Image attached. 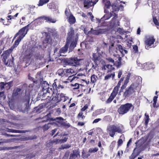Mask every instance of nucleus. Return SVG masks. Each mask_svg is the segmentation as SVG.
Instances as JSON below:
<instances>
[{
  "instance_id": "nucleus-1",
  "label": "nucleus",
  "mask_w": 159,
  "mask_h": 159,
  "mask_svg": "<svg viewBox=\"0 0 159 159\" xmlns=\"http://www.w3.org/2000/svg\"><path fill=\"white\" fill-rule=\"evenodd\" d=\"M78 40V36L77 34H75L74 29L70 27L68 31L65 46L61 48L57 56L60 57L64 56L62 53H64L67 52L69 46V49L72 50L76 47Z\"/></svg>"
},
{
  "instance_id": "nucleus-2",
  "label": "nucleus",
  "mask_w": 159,
  "mask_h": 159,
  "mask_svg": "<svg viewBox=\"0 0 159 159\" xmlns=\"http://www.w3.org/2000/svg\"><path fill=\"white\" fill-rule=\"evenodd\" d=\"M124 129L123 125L121 124L110 125L107 127V131L109 135L113 137L116 133H122Z\"/></svg>"
},
{
  "instance_id": "nucleus-3",
  "label": "nucleus",
  "mask_w": 159,
  "mask_h": 159,
  "mask_svg": "<svg viewBox=\"0 0 159 159\" xmlns=\"http://www.w3.org/2000/svg\"><path fill=\"white\" fill-rule=\"evenodd\" d=\"M42 93L43 95L46 94L47 98L46 99L49 100V102L51 101V96H52L54 94V91L52 87H49V84L46 81H43L42 84Z\"/></svg>"
},
{
  "instance_id": "nucleus-4",
  "label": "nucleus",
  "mask_w": 159,
  "mask_h": 159,
  "mask_svg": "<svg viewBox=\"0 0 159 159\" xmlns=\"http://www.w3.org/2000/svg\"><path fill=\"white\" fill-rule=\"evenodd\" d=\"M107 62L110 64H112L117 68L119 67L121 65L122 58L118 54L113 55V57H107L106 58Z\"/></svg>"
},
{
  "instance_id": "nucleus-5",
  "label": "nucleus",
  "mask_w": 159,
  "mask_h": 159,
  "mask_svg": "<svg viewBox=\"0 0 159 159\" xmlns=\"http://www.w3.org/2000/svg\"><path fill=\"white\" fill-rule=\"evenodd\" d=\"M91 59L94 64H93L92 68L94 69L98 67L99 63L102 62L105 63V61L102 58V55L99 53H93Z\"/></svg>"
},
{
  "instance_id": "nucleus-6",
  "label": "nucleus",
  "mask_w": 159,
  "mask_h": 159,
  "mask_svg": "<svg viewBox=\"0 0 159 159\" xmlns=\"http://www.w3.org/2000/svg\"><path fill=\"white\" fill-rule=\"evenodd\" d=\"M134 107L131 103H127L121 105L118 109V112L120 115H124L128 112L132 108L133 110Z\"/></svg>"
},
{
  "instance_id": "nucleus-7",
  "label": "nucleus",
  "mask_w": 159,
  "mask_h": 159,
  "mask_svg": "<svg viewBox=\"0 0 159 159\" xmlns=\"http://www.w3.org/2000/svg\"><path fill=\"white\" fill-rule=\"evenodd\" d=\"M57 73L61 77H70L71 75H74V74H76V72L73 69H60L57 71Z\"/></svg>"
},
{
  "instance_id": "nucleus-8",
  "label": "nucleus",
  "mask_w": 159,
  "mask_h": 159,
  "mask_svg": "<svg viewBox=\"0 0 159 159\" xmlns=\"http://www.w3.org/2000/svg\"><path fill=\"white\" fill-rule=\"evenodd\" d=\"M50 121H55L57 123L56 124L58 126H63L66 128H68L70 127V125L69 123H67L63 121L64 119L62 117H57L56 118L52 117L49 119Z\"/></svg>"
},
{
  "instance_id": "nucleus-9",
  "label": "nucleus",
  "mask_w": 159,
  "mask_h": 159,
  "mask_svg": "<svg viewBox=\"0 0 159 159\" xmlns=\"http://www.w3.org/2000/svg\"><path fill=\"white\" fill-rule=\"evenodd\" d=\"M155 41V39L154 36L152 35L146 36L144 40L146 49L148 50L149 48H152V45L153 44Z\"/></svg>"
},
{
  "instance_id": "nucleus-10",
  "label": "nucleus",
  "mask_w": 159,
  "mask_h": 159,
  "mask_svg": "<svg viewBox=\"0 0 159 159\" xmlns=\"http://www.w3.org/2000/svg\"><path fill=\"white\" fill-rule=\"evenodd\" d=\"M134 84L132 83L130 86L125 89L123 94V97L125 98L129 97L135 92V89L134 88Z\"/></svg>"
},
{
  "instance_id": "nucleus-11",
  "label": "nucleus",
  "mask_w": 159,
  "mask_h": 159,
  "mask_svg": "<svg viewBox=\"0 0 159 159\" xmlns=\"http://www.w3.org/2000/svg\"><path fill=\"white\" fill-rule=\"evenodd\" d=\"M52 96V99L51 98V101L52 100L57 103L61 101L65 102L67 100L66 97L63 93L60 94L59 93L58 94L57 93H56L53 94Z\"/></svg>"
},
{
  "instance_id": "nucleus-12",
  "label": "nucleus",
  "mask_w": 159,
  "mask_h": 159,
  "mask_svg": "<svg viewBox=\"0 0 159 159\" xmlns=\"http://www.w3.org/2000/svg\"><path fill=\"white\" fill-rule=\"evenodd\" d=\"M30 24L21 28L19 31L15 35L14 38H15L18 36V38L22 39L27 34L29 29L28 28Z\"/></svg>"
},
{
  "instance_id": "nucleus-13",
  "label": "nucleus",
  "mask_w": 159,
  "mask_h": 159,
  "mask_svg": "<svg viewBox=\"0 0 159 159\" xmlns=\"http://www.w3.org/2000/svg\"><path fill=\"white\" fill-rule=\"evenodd\" d=\"M157 1H153L152 3V8L153 10L152 14V17H159V9Z\"/></svg>"
},
{
  "instance_id": "nucleus-14",
  "label": "nucleus",
  "mask_w": 159,
  "mask_h": 159,
  "mask_svg": "<svg viewBox=\"0 0 159 159\" xmlns=\"http://www.w3.org/2000/svg\"><path fill=\"white\" fill-rule=\"evenodd\" d=\"M80 59H78L77 57H71L66 60V63L69 65L76 66L80 65Z\"/></svg>"
},
{
  "instance_id": "nucleus-15",
  "label": "nucleus",
  "mask_w": 159,
  "mask_h": 159,
  "mask_svg": "<svg viewBox=\"0 0 159 159\" xmlns=\"http://www.w3.org/2000/svg\"><path fill=\"white\" fill-rule=\"evenodd\" d=\"M113 17L110 21V26L111 28L116 27L120 25V22L117 20L118 18V15L115 13H114Z\"/></svg>"
},
{
  "instance_id": "nucleus-16",
  "label": "nucleus",
  "mask_w": 159,
  "mask_h": 159,
  "mask_svg": "<svg viewBox=\"0 0 159 159\" xmlns=\"http://www.w3.org/2000/svg\"><path fill=\"white\" fill-rule=\"evenodd\" d=\"M12 51V49H9L3 52V53L1 55V57L3 63L6 62V61L10 57V54Z\"/></svg>"
},
{
  "instance_id": "nucleus-17",
  "label": "nucleus",
  "mask_w": 159,
  "mask_h": 159,
  "mask_svg": "<svg viewBox=\"0 0 159 159\" xmlns=\"http://www.w3.org/2000/svg\"><path fill=\"white\" fill-rule=\"evenodd\" d=\"M31 91V90L29 87H27L26 89L25 95L23 97L24 101L26 102L27 103L29 102Z\"/></svg>"
},
{
  "instance_id": "nucleus-18",
  "label": "nucleus",
  "mask_w": 159,
  "mask_h": 159,
  "mask_svg": "<svg viewBox=\"0 0 159 159\" xmlns=\"http://www.w3.org/2000/svg\"><path fill=\"white\" fill-rule=\"evenodd\" d=\"M104 12L106 14L101 18V21H104L110 19L112 16H113L114 13V11H113L109 13L107 10H104Z\"/></svg>"
},
{
  "instance_id": "nucleus-19",
  "label": "nucleus",
  "mask_w": 159,
  "mask_h": 159,
  "mask_svg": "<svg viewBox=\"0 0 159 159\" xmlns=\"http://www.w3.org/2000/svg\"><path fill=\"white\" fill-rule=\"evenodd\" d=\"M143 66V69L146 70L153 69L154 67L153 63L150 62H147L144 63Z\"/></svg>"
},
{
  "instance_id": "nucleus-20",
  "label": "nucleus",
  "mask_w": 159,
  "mask_h": 159,
  "mask_svg": "<svg viewBox=\"0 0 159 159\" xmlns=\"http://www.w3.org/2000/svg\"><path fill=\"white\" fill-rule=\"evenodd\" d=\"M80 152L78 149H75L72 151V152L70 155L69 159H75L80 156Z\"/></svg>"
},
{
  "instance_id": "nucleus-21",
  "label": "nucleus",
  "mask_w": 159,
  "mask_h": 159,
  "mask_svg": "<svg viewBox=\"0 0 159 159\" xmlns=\"http://www.w3.org/2000/svg\"><path fill=\"white\" fill-rule=\"evenodd\" d=\"M117 94V93L113 90L109 97L106 101V103L107 104L110 103L116 96Z\"/></svg>"
},
{
  "instance_id": "nucleus-22",
  "label": "nucleus",
  "mask_w": 159,
  "mask_h": 159,
  "mask_svg": "<svg viewBox=\"0 0 159 159\" xmlns=\"http://www.w3.org/2000/svg\"><path fill=\"white\" fill-rule=\"evenodd\" d=\"M105 111V110L102 109H97L93 113L92 116L93 118H95L97 116L104 113Z\"/></svg>"
},
{
  "instance_id": "nucleus-23",
  "label": "nucleus",
  "mask_w": 159,
  "mask_h": 159,
  "mask_svg": "<svg viewBox=\"0 0 159 159\" xmlns=\"http://www.w3.org/2000/svg\"><path fill=\"white\" fill-rule=\"evenodd\" d=\"M33 52L32 50H27L25 52V59L27 61H29L32 56Z\"/></svg>"
},
{
  "instance_id": "nucleus-24",
  "label": "nucleus",
  "mask_w": 159,
  "mask_h": 159,
  "mask_svg": "<svg viewBox=\"0 0 159 159\" xmlns=\"http://www.w3.org/2000/svg\"><path fill=\"white\" fill-rule=\"evenodd\" d=\"M96 2H93L92 1H87L86 0H84V7H86L87 8H89L91 6L93 5L96 3Z\"/></svg>"
},
{
  "instance_id": "nucleus-25",
  "label": "nucleus",
  "mask_w": 159,
  "mask_h": 159,
  "mask_svg": "<svg viewBox=\"0 0 159 159\" xmlns=\"http://www.w3.org/2000/svg\"><path fill=\"white\" fill-rule=\"evenodd\" d=\"M7 131L9 132L19 133H25L26 132H29V130H20L14 129H11L8 128H7Z\"/></svg>"
},
{
  "instance_id": "nucleus-26",
  "label": "nucleus",
  "mask_w": 159,
  "mask_h": 159,
  "mask_svg": "<svg viewBox=\"0 0 159 159\" xmlns=\"http://www.w3.org/2000/svg\"><path fill=\"white\" fill-rule=\"evenodd\" d=\"M21 90V89L18 88H15L13 90L12 96L13 98H15L17 97L20 94Z\"/></svg>"
},
{
  "instance_id": "nucleus-27",
  "label": "nucleus",
  "mask_w": 159,
  "mask_h": 159,
  "mask_svg": "<svg viewBox=\"0 0 159 159\" xmlns=\"http://www.w3.org/2000/svg\"><path fill=\"white\" fill-rule=\"evenodd\" d=\"M14 57H12L11 59H8L7 61H6L5 63H4V64L5 65L8 66H9L12 67L14 65Z\"/></svg>"
},
{
  "instance_id": "nucleus-28",
  "label": "nucleus",
  "mask_w": 159,
  "mask_h": 159,
  "mask_svg": "<svg viewBox=\"0 0 159 159\" xmlns=\"http://www.w3.org/2000/svg\"><path fill=\"white\" fill-rule=\"evenodd\" d=\"M58 84L59 82H57L56 80H55L52 86H51V87H52V89L54 91V94L57 93Z\"/></svg>"
},
{
  "instance_id": "nucleus-29",
  "label": "nucleus",
  "mask_w": 159,
  "mask_h": 159,
  "mask_svg": "<svg viewBox=\"0 0 159 159\" xmlns=\"http://www.w3.org/2000/svg\"><path fill=\"white\" fill-rule=\"evenodd\" d=\"M103 3L104 4V10L109 9L111 6V3L109 0H102Z\"/></svg>"
},
{
  "instance_id": "nucleus-30",
  "label": "nucleus",
  "mask_w": 159,
  "mask_h": 159,
  "mask_svg": "<svg viewBox=\"0 0 159 159\" xmlns=\"http://www.w3.org/2000/svg\"><path fill=\"white\" fill-rule=\"evenodd\" d=\"M140 153L138 151V150L137 148H135L133 151V152L131 155V157L133 159L135 158L138 156Z\"/></svg>"
},
{
  "instance_id": "nucleus-31",
  "label": "nucleus",
  "mask_w": 159,
  "mask_h": 159,
  "mask_svg": "<svg viewBox=\"0 0 159 159\" xmlns=\"http://www.w3.org/2000/svg\"><path fill=\"white\" fill-rule=\"evenodd\" d=\"M41 18L44 20H46V21L50 23H55L56 20H55L52 19L49 16H43Z\"/></svg>"
},
{
  "instance_id": "nucleus-32",
  "label": "nucleus",
  "mask_w": 159,
  "mask_h": 159,
  "mask_svg": "<svg viewBox=\"0 0 159 159\" xmlns=\"http://www.w3.org/2000/svg\"><path fill=\"white\" fill-rule=\"evenodd\" d=\"M52 41V39L49 35L47 34L46 36L45 39L43 41V43L44 44H49Z\"/></svg>"
},
{
  "instance_id": "nucleus-33",
  "label": "nucleus",
  "mask_w": 159,
  "mask_h": 159,
  "mask_svg": "<svg viewBox=\"0 0 159 159\" xmlns=\"http://www.w3.org/2000/svg\"><path fill=\"white\" fill-rule=\"evenodd\" d=\"M91 31L93 34L97 35L102 34L104 32V30L101 29H99L96 30H93V29H92Z\"/></svg>"
},
{
  "instance_id": "nucleus-34",
  "label": "nucleus",
  "mask_w": 159,
  "mask_h": 159,
  "mask_svg": "<svg viewBox=\"0 0 159 159\" xmlns=\"http://www.w3.org/2000/svg\"><path fill=\"white\" fill-rule=\"evenodd\" d=\"M80 86L82 87L84 85L82 84H79L77 83H75L74 84H71V87L72 88L73 90L79 89L80 88Z\"/></svg>"
},
{
  "instance_id": "nucleus-35",
  "label": "nucleus",
  "mask_w": 159,
  "mask_h": 159,
  "mask_svg": "<svg viewBox=\"0 0 159 159\" xmlns=\"http://www.w3.org/2000/svg\"><path fill=\"white\" fill-rule=\"evenodd\" d=\"M76 20L75 17L71 13L69 17L68 21L70 24H73L75 22Z\"/></svg>"
},
{
  "instance_id": "nucleus-36",
  "label": "nucleus",
  "mask_w": 159,
  "mask_h": 159,
  "mask_svg": "<svg viewBox=\"0 0 159 159\" xmlns=\"http://www.w3.org/2000/svg\"><path fill=\"white\" fill-rule=\"evenodd\" d=\"M12 81H11L7 83H5V89L7 90L10 89L12 86Z\"/></svg>"
},
{
  "instance_id": "nucleus-37",
  "label": "nucleus",
  "mask_w": 159,
  "mask_h": 159,
  "mask_svg": "<svg viewBox=\"0 0 159 159\" xmlns=\"http://www.w3.org/2000/svg\"><path fill=\"white\" fill-rule=\"evenodd\" d=\"M97 76L95 75H93L91 77V83L92 84L95 83L98 79Z\"/></svg>"
},
{
  "instance_id": "nucleus-38",
  "label": "nucleus",
  "mask_w": 159,
  "mask_h": 159,
  "mask_svg": "<svg viewBox=\"0 0 159 159\" xmlns=\"http://www.w3.org/2000/svg\"><path fill=\"white\" fill-rule=\"evenodd\" d=\"M112 120L110 116H106L104 117L103 118V120L105 122H109Z\"/></svg>"
},
{
  "instance_id": "nucleus-39",
  "label": "nucleus",
  "mask_w": 159,
  "mask_h": 159,
  "mask_svg": "<svg viewBox=\"0 0 159 159\" xmlns=\"http://www.w3.org/2000/svg\"><path fill=\"white\" fill-rule=\"evenodd\" d=\"M113 65L111 64H107L106 65V69L107 68L108 70L107 72L111 71L112 70H114L115 68L113 67Z\"/></svg>"
},
{
  "instance_id": "nucleus-40",
  "label": "nucleus",
  "mask_w": 159,
  "mask_h": 159,
  "mask_svg": "<svg viewBox=\"0 0 159 159\" xmlns=\"http://www.w3.org/2000/svg\"><path fill=\"white\" fill-rule=\"evenodd\" d=\"M121 82L119 81L117 85L114 88L113 90L116 92V93H118V91H119V89L120 87L121 84Z\"/></svg>"
},
{
  "instance_id": "nucleus-41",
  "label": "nucleus",
  "mask_w": 159,
  "mask_h": 159,
  "mask_svg": "<svg viewBox=\"0 0 159 159\" xmlns=\"http://www.w3.org/2000/svg\"><path fill=\"white\" fill-rule=\"evenodd\" d=\"M115 76V75L114 72L111 74H108L105 77L104 80H107L111 78V76L113 78H114Z\"/></svg>"
},
{
  "instance_id": "nucleus-42",
  "label": "nucleus",
  "mask_w": 159,
  "mask_h": 159,
  "mask_svg": "<svg viewBox=\"0 0 159 159\" xmlns=\"http://www.w3.org/2000/svg\"><path fill=\"white\" fill-rule=\"evenodd\" d=\"M77 117L79 120H80L81 118L82 119L84 120L85 119V117L83 115V113L82 112H80L78 114Z\"/></svg>"
},
{
  "instance_id": "nucleus-43",
  "label": "nucleus",
  "mask_w": 159,
  "mask_h": 159,
  "mask_svg": "<svg viewBox=\"0 0 159 159\" xmlns=\"http://www.w3.org/2000/svg\"><path fill=\"white\" fill-rule=\"evenodd\" d=\"M49 0H40L38 4L39 6H42L43 5L47 3Z\"/></svg>"
},
{
  "instance_id": "nucleus-44",
  "label": "nucleus",
  "mask_w": 159,
  "mask_h": 159,
  "mask_svg": "<svg viewBox=\"0 0 159 159\" xmlns=\"http://www.w3.org/2000/svg\"><path fill=\"white\" fill-rule=\"evenodd\" d=\"M19 13H16L15 15L14 16H11V15H8L7 16V20H11L12 19H15L16 17L18 15Z\"/></svg>"
},
{
  "instance_id": "nucleus-45",
  "label": "nucleus",
  "mask_w": 159,
  "mask_h": 159,
  "mask_svg": "<svg viewBox=\"0 0 159 159\" xmlns=\"http://www.w3.org/2000/svg\"><path fill=\"white\" fill-rule=\"evenodd\" d=\"M21 40L22 39L17 37V39L15 41V42L13 45L14 47H16L18 45L20 42Z\"/></svg>"
},
{
  "instance_id": "nucleus-46",
  "label": "nucleus",
  "mask_w": 159,
  "mask_h": 159,
  "mask_svg": "<svg viewBox=\"0 0 159 159\" xmlns=\"http://www.w3.org/2000/svg\"><path fill=\"white\" fill-rule=\"evenodd\" d=\"M43 108V106L42 105L39 106V107L35 108V110L36 113H40L42 111V109Z\"/></svg>"
},
{
  "instance_id": "nucleus-47",
  "label": "nucleus",
  "mask_w": 159,
  "mask_h": 159,
  "mask_svg": "<svg viewBox=\"0 0 159 159\" xmlns=\"http://www.w3.org/2000/svg\"><path fill=\"white\" fill-rule=\"evenodd\" d=\"M98 150V148L97 147L94 148H90L88 151V152L90 153H92L93 152H97Z\"/></svg>"
},
{
  "instance_id": "nucleus-48",
  "label": "nucleus",
  "mask_w": 159,
  "mask_h": 159,
  "mask_svg": "<svg viewBox=\"0 0 159 159\" xmlns=\"http://www.w3.org/2000/svg\"><path fill=\"white\" fill-rule=\"evenodd\" d=\"M158 18L159 17H152L154 23L156 26H159V23L157 19V18Z\"/></svg>"
},
{
  "instance_id": "nucleus-49",
  "label": "nucleus",
  "mask_w": 159,
  "mask_h": 159,
  "mask_svg": "<svg viewBox=\"0 0 159 159\" xmlns=\"http://www.w3.org/2000/svg\"><path fill=\"white\" fill-rule=\"evenodd\" d=\"M137 124V122L134 120H130V125L132 128L135 126Z\"/></svg>"
},
{
  "instance_id": "nucleus-50",
  "label": "nucleus",
  "mask_w": 159,
  "mask_h": 159,
  "mask_svg": "<svg viewBox=\"0 0 159 159\" xmlns=\"http://www.w3.org/2000/svg\"><path fill=\"white\" fill-rule=\"evenodd\" d=\"M49 124H45L42 127L44 131L47 130L50 127V126H49Z\"/></svg>"
},
{
  "instance_id": "nucleus-51",
  "label": "nucleus",
  "mask_w": 159,
  "mask_h": 159,
  "mask_svg": "<svg viewBox=\"0 0 159 159\" xmlns=\"http://www.w3.org/2000/svg\"><path fill=\"white\" fill-rule=\"evenodd\" d=\"M127 85L124 84L121 87L120 89V90L119 94L120 95V93L123 92V90L125 89Z\"/></svg>"
},
{
  "instance_id": "nucleus-52",
  "label": "nucleus",
  "mask_w": 159,
  "mask_h": 159,
  "mask_svg": "<svg viewBox=\"0 0 159 159\" xmlns=\"http://www.w3.org/2000/svg\"><path fill=\"white\" fill-rule=\"evenodd\" d=\"M145 118H144L145 121V125H147L149 122V118L148 115H147L146 114H145Z\"/></svg>"
},
{
  "instance_id": "nucleus-53",
  "label": "nucleus",
  "mask_w": 159,
  "mask_h": 159,
  "mask_svg": "<svg viewBox=\"0 0 159 159\" xmlns=\"http://www.w3.org/2000/svg\"><path fill=\"white\" fill-rule=\"evenodd\" d=\"M116 141H113L111 143L110 146V149L112 151L113 150V148L115 147L116 144Z\"/></svg>"
},
{
  "instance_id": "nucleus-54",
  "label": "nucleus",
  "mask_w": 159,
  "mask_h": 159,
  "mask_svg": "<svg viewBox=\"0 0 159 159\" xmlns=\"http://www.w3.org/2000/svg\"><path fill=\"white\" fill-rule=\"evenodd\" d=\"M133 51L134 53H137L138 52V47L136 45H134L133 46Z\"/></svg>"
},
{
  "instance_id": "nucleus-55",
  "label": "nucleus",
  "mask_w": 159,
  "mask_h": 159,
  "mask_svg": "<svg viewBox=\"0 0 159 159\" xmlns=\"http://www.w3.org/2000/svg\"><path fill=\"white\" fill-rule=\"evenodd\" d=\"M37 138V137L35 135L30 136L28 137H26L25 138V140H33L34 139H35Z\"/></svg>"
},
{
  "instance_id": "nucleus-56",
  "label": "nucleus",
  "mask_w": 159,
  "mask_h": 159,
  "mask_svg": "<svg viewBox=\"0 0 159 159\" xmlns=\"http://www.w3.org/2000/svg\"><path fill=\"white\" fill-rule=\"evenodd\" d=\"M158 98L157 96H155L153 98V106L155 107L157 103V98Z\"/></svg>"
},
{
  "instance_id": "nucleus-57",
  "label": "nucleus",
  "mask_w": 159,
  "mask_h": 159,
  "mask_svg": "<svg viewBox=\"0 0 159 159\" xmlns=\"http://www.w3.org/2000/svg\"><path fill=\"white\" fill-rule=\"evenodd\" d=\"M60 139H56L53 140L52 141V143L53 144L55 143L57 144L59 143H61Z\"/></svg>"
},
{
  "instance_id": "nucleus-58",
  "label": "nucleus",
  "mask_w": 159,
  "mask_h": 159,
  "mask_svg": "<svg viewBox=\"0 0 159 159\" xmlns=\"http://www.w3.org/2000/svg\"><path fill=\"white\" fill-rule=\"evenodd\" d=\"M5 83L1 82L0 83V90H2L5 89Z\"/></svg>"
},
{
  "instance_id": "nucleus-59",
  "label": "nucleus",
  "mask_w": 159,
  "mask_h": 159,
  "mask_svg": "<svg viewBox=\"0 0 159 159\" xmlns=\"http://www.w3.org/2000/svg\"><path fill=\"white\" fill-rule=\"evenodd\" d=\"M71 147V145L69 144H66L64 146H61L62 149H67L70 148Z\"/></svg>"
},
{
  "instance_id": "nucleus-60",
  "label": "nucleus",
  "mask_w": 159,
  "mask_h": 159,
  "mask_svg": "<svg viewBox=\"0 0 159 159\" xmlns=\"http://www.w3.org/2000/svg\"><path fill=\"white\" fill-rule=\"evenodd\" d=\"M48 8L51 9L54 8V4L53 3H50L48 5Z\"/></svg>"
},
{
  "instance_id": "nucleus-61",
  "label": "nucleus",
  "mask_w": 159,
  "mask_h": 159,
  "mask_svg": "<svg viewBox=\"0 0 159 159\" xmlns=\"http://www.w3.org/2000/svg\"><path fill=\"white\" fill-rule=\"evenodd\" d=\"M70 152H66L63 157V158L65 159H67L69 156Z\"/></svg>"
},
{
  "instance_id": "nucleus-62",
  "label": "nucleus",
  "mask_w": 159,
  "mask_h": 159,
  "mask_svg": "<svg viewBox=\"0 0 159 159\" xmlns=\"http://www.w3.org/2000/svg\"><path fill=\"white\" fill-rule=\"evenodd\" d=\"M5 97L4 92L2 91L0 92V99L3 98V99H4L5 98Z\"/></svg>"
},
{
  "instance_id": "nucleus-63",
  "label": "nucleus",
  "mask_w": 159,
  "mask_h": 159,
  "mask_svg": "<svg viewBox=\"0 0 159 159\" xmlns=\"http://www.w3.org/2000/svg\"><path fill=\"white\" fill-rule=\"evenodd\" d=\"M35 156V155L34 154H33L30 153V154H28L27 155L26 157L28 158H29L30 159V158H32L34 157Z\"/></svg>"
},
{
  "instance_id": "nucleus-64",
  "label": "nucleus",
  "mask_w": 159,
  "mask_h": 159,
  "mask_svg": "<svg viewBox=\"0 0 159 159\" xmlns=\"http://www.w3.org/2000/svg\"><path fill=\"white\" fill-rule=\"evenodd\" d=\"M112 7L114 8V11H118L119 10V7L116 5H112Z\"/></svg>"
}]
</instances>
